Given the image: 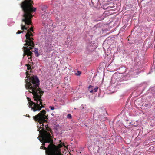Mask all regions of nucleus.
Here are the masks:
<instances>
[{
  "label": "nucleus",
  "instance_id": "nucleus-1",
  "mask_svg": "<svg viewBox=\"0 0 155 155\" xmlns=\"http://www.w3.org/2000/svg\"><path fill=\"white\" fill-rule=\"evenodd\" d=\"M29 71L26 72V77L27 79H25L26 84L25 87L28 91L32 93L34 100L36 102H34L31 99L28 98V104L34 112L40 111L42 108L45 106L43 104L42 100L41 97L44 93V91L41 90L39 88L40 84L39 80L36 76L31 77L28 76L30 74L28 73Z\"/></svg>",
  "mask_w": 155,
  "mask_h": 155
},
{
  "label": "nucleus",
  "instance_id": "nucleus-2",
  "mask_svg": "<svg viewBox=\"0 0 155 155\" xmlns=\"http://www.w3.org/2000/svg\"><path fill=\"white\" fill-rule=\"evenodd\" d=\"M39 128L37 131L42 134V139H39L40 142L43 144V146H41L40 148L46 150L47 155H63L61 150L53 144L52 136L50 133L52 131L49 127H40Z\"/></svg>",
  "mask_w": 155,
  "mask_h": 155
},
{
  "label": "nucleus",
  "instance_id": "nucleus-3",
  "mask_svg": "<svg viewBox=\"0 0 155 155\" xmlns=\"http://www.w3.org/2000/svg\"><path fill=\"white\" fill-rule=\"evenodd\" d=\"M33 4L32 0H25L20 4L24 13L22 21L24 22L25 25L21 24V29L23 31H18L16 32L17 34L23 33L24 30H27L29 27L28 26L31 24L33 16L32 13L36 10V8L33 7L32 5Z\"/></svg>",
  "mask_w": 155,
  "mask_h": 155
},
{
  "label": "nucleus",
  "instance_id": "nucleus-4",
  "mask_svg": "<svg viewBox=\"0 0 155 155\" xmlns=\"http://www.w3.org/2000/svg\"><path fill=\"white\" fill-rule=\"evenodd\" d=\"M33 36V35L31 32H27L25 35L26 39L25 40V43L24 45L25 46H23L22 49L23 51V57L26 55H27L28 57V59H31L32 53L30 50L32 49L35 46V44L33 41L34 39L31 36Z\"/></svg>",
  "mask_w": 155,
  "mask_h": 155
},
{
  "label": "nucleus",
  "instance_id": "nucleus-5",
  "mask_svg": "<svg viewBox=\"0 0 155 155\" xmlns=\"http://www.w3.org/2000/svg\"><path fill=\"white\" fill-rule=\"evenodd\" d=\"M46 111L43 110L36 115L33 117L35 121H37L40 124H42V125L40 126H48V115L46 114Z\"/></svg>",
  "mask_w": 155,
  "mask_h": 155
},
{
  "label": "nucleus",
  "instance_id": "nucleus-6",
  "mask_svg": "<svg viewBox=\"0 0 155 155\" xmlns=\"http://www.w3.org/2000/svg\"><path fill=\"white\" fill-rule=\"evenodd\" d=\"M53 41L52 38L51 37H48L47 40L45 42L44 47V48L47 51L50 52L52 51V48L53 47L52 43Z\"/></svg>",
  "mask_w": 155,
  "mask_h": 155
},
{
  "label": "nucleus",
  "instance_id": "nucleus-7",
  "mask_svg": "<svg viewBox=\"0 0 155 155\" xmlns=\"http://www.w3.org/2000/svg\"><path fill=\"white\" fill-rule=\"evenodd\" d=\"M94 143H100V140L101 139L103 138V137H101L98 134L95 135L94 137Z\"/></svg>",
  "mask_w": 155,
  "mask_h": 155
},
{
  "label": "nucleus",
  "instance_id": "nucleus-8",
  "mask_svg": "<svg viewBox=\"0 0 155 155\" xmlns=\"http://www.w3.org/2000/svg\"><path fill=\"white\" fill-rule=\"evenodd\" d=\"M41 9L42 11H43L44 12L46 11V9H47V7L46 6H42L41 7Z\"/></svg>",
  "mask_w": 155,
  "mask_h": 155
},
{
  "label": "nucleus",
  "instance_id": "nucleus-9",
  "mask_svg": "<svg viewBox=\"0 0 155 155\" xmlns=\"http://www.w3.org/2000/svg\"><path fill=\"white\" fill-rule=\"evenodd\" d=\"M115 6L114 5L113 6H109L107 7V9L109 10H112L113 9V8H115Z\"/></svg>",
  "mask_w": 155,
  "mask_h": 155
},
{
  "label": "nucleus",
  "instance_id": "nucleus-10",
  "mask_svg": "<svg viewBox=\"0 0 155 155\" xmlns=\"http://www.w3.org/2000/svg\"><path fill=\"white\" fill-rule=\"evenodd\" d=\"M27 31V32H28V31H29V32H31V31L33 32V28L32 27L30 29H28Z\"/></svg>",
  "mask_w": 155,
  "mask_h": 155
},
{
  "label": "nucleus",
  "instance_id": "nucleus-11",
  "mask_svg": "<svg viewBox=\"0 0 155 155\" xmlns=\"http://www.w3.org/2000/svg\"><path fill=\"white\" fill-rule=\"evenodd\" d=\"M67 117L68 119H71L72 118V116L70 114H68L67 115Z\"/></svg>",
  "mask_w": 155,
  "mask_h": 155
},
{
  "label": "nucleus",
  "instance_id": "nucleus-12",
  "mask_svg": "<svg viewBox=\"0 0 155 155\" xmlns=\"http://www.w3.org/2000/svg\"><path fill=\"white\" fill-rule=\"evenodd\" d=\"M26 65L27 66V67L28 70H29L31 69V68L30 65L29 64H26Z\"/></svg>",
  "mask_w": 155,
  "mask_h": 155
},
{
  "label": "nucleus",
  "instance_id": "nucleus-13",
  "mask_svg": "<svg viewBox=\"0 0 155 155\" xmlns=\"http://www.w3.org/2000/svg\"><path fill=\"white\" fill-rule=\"evenodd\" d=\"M98 87L97 86L94 89V91L96 92L97 91Z\"/></svg>",
  "mask_w": 155,
  "mask_h": 155
},
{
  "label": "nucleus",
  "instance_id": "nucleus-14",
  "mask_svg": "<svg viewBox=\"0 0 155 155\" xmlns=\"http://www.w3.org/2000/svg\"><path fill=\"white\" fill-rule=\"evenodd\" d=\"M81 74V72L80 71H78L77 73L76 74L77 75H79Z\"/></svg>",
  "mask_w": 155,
  "mask_h": 155
},
{
  "label": "nucleus",
  "instance_id": "nucleus-15",
  "mask_svg": "<svg viewBox=\"0 0 155 155\" xmlns=\"http://www.w3.org/2000/svg\"><path fill=\"white\" fill-rule=\"evenodd\" d=\"M49 108L51 110H54V108L53 106H50Z\"/></svg>",
  "mask_w": 155,
  "mask_h": 155
},
{
  "label": "nucleus",
  "instance_id": "nucleus-16",
  "mask_svg": "<svg viewBox=\"0 0 155 155\" xmlns=\"http://www.w3.org/2000/svg\"><path fill=\"white\" fill-rule=\"evenodd\" d=\"M35 52V54L37 56H39V54L38 53V51H36V52Z\"/></svg>",
  "mask_w": 155,
  "mask_h": 155
},
{
  "label": "nucleus",
  "instance_id": "nucleus-17",
  "mask_svg": "<svg viewBox=\"0 0 155 155\" xmlns=\"http://www.w3.org/2000/svg\"><path fill=\"white\" fill-rule=\"evenodd\" d=\"M44 16H45V15L44 14H43L42 15V16H41V18H44Z\"/></svg>",
  "mask_w": 155,
  "mask_h": 155
},
{
  "label": "nucleus",
  "instance_id": "nucleus-18",
  "mask_svg": "<svg viewBox=\"0 0 155 155\" xmlns=\"http://www.w3.org/2000/svg\"><path fill=\"white\" fill-rule=\"evenodd\" d=\"M38 49L37 48H35V52L37 51H38Z\"/></svg>",
  "mask_w": 155,
  "mask_h": 155
},
{
  "label": "nucleus",
  "instance_id": "nucleus-19",
  "mask_svg": "<svg viewBox=\"0 0 155 155\" xmlns=\"http://www.w3.org/2000/svg\"><path fill=\"white\" fill-rule=\"evenodd\" d=\"M92 87V86H91V85H90L89 86V87H88V88L89 89L90 88H91Z\"/></svg>",
  "mask_w": 155,
  "mask_h": 155
},
{
  "label": "nucleus",
  "instance_id": "nucleus-20",
  "mask_svg": "<svg viewBox=\"0 0 155 155\" xmlns=\"http://www.w3.org/2000/svg\"><path fill=\"white\" fill-rule=\"evenodd\" d=\"M90 92L91 93H92L93 92V90H91Z\"/></svg>",
  "mask_w": 155,
  "mask_h": 155
},
{
  "label": "nucleus",
  "instance_id": "nucleus-21",
  "mask_svg": "<svg viewBox=\"0 0 155 155\" xmlns=\"http://www.w3.org/2000/svg\"><path fill=\"white\" fill-rule=\"evenodd\" d=\"M127 123H129V124H131V122H128V120H127Z\"/></svg>",
  "mask_w": 155,
  "mask_h": 155
},
{
  "label": "nucleus",
  "instance_id": "nucleus-22",
  "mask_svg": "<svg viewBox=\"0 0 155 155\" xmlns=\"http://www.w3.org/2000/svg\"><path fill=\"white\" fill-rule=\"evenodd\" d=\"M51 115H52V116H53L54 115V114L53 113H52L51 114Z\"/></svg>",
  "mask_w": 155,
  "mask_h": 155
},
{
  "label": "nucleus",
  "instance_id": "nucleus-23",
  "mask_svg": "<svg viewBox=\"0 0 155 155\" xmlns=\"http://www.w3.org/2000/svg\"><path fill=\"white\" fill-rule=\"evenodd\" d=\"M43 104V105H44V106L45 105V104Z\"/></svg>",
  "mask_w": 155,
  "mask_h": 155
},
{
  "label": "nucleus",
  "instance_id": "nucleus-24",
  "mask_svg": "<svg viewBox=\"0 0 155 155\" xmlns=\"http://www.w3.org/2000/svg\"><path fill=\"white\" fill-rule=\"evenodd\" d=\"M39 137V136H38V138H38Z\"/></svg>",
  "mask_w": 155,
  "mask_h": 155
}]
</instances>
